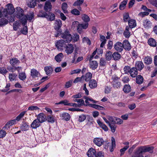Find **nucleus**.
<instances>
[{"label":"nucleus","mask_w":157,"mask_h":157,"mask_svg":"<svg viewBox=\"0 0 157 157\" xmlns=\"http://www.w3.org/2000/svg\"><path fill=\"white\" fill-rule=\"evenodd\" d=\"M154 147L153 146H149L148 145L141 146L138 147L136 150V153L138 155H141L144 157L142 154L147 152H148L150 153H153V150Z\"/></svg>","instance_id":"nucleus-1"},{"label":"nucleus","mask_w":157,"mask_h":157,"mask_svg":"<svg viewBox=\"0 0 157 157\" xmlns=\"http://www.w3.org/2000/svg\"><path fill=\"white\" fill-rule=\"evenodd\" d=\"M15 14L16 17L20 20L21 23L26 22V15L24 14V10L20 7L16 8Z\"/></svg>","instance_id":"nucleus-2"},{"label":"nucleus","mask_w":157,"mask_h":157,"mask_svg":"<svg viewBox=\"0 0 157 157\" xmlns=\"http://www.w3.org/2000/svg\"><path fill=\"white\" fill-rule=\"evenodd\" d=\"M15 12V9L12 4L9 3L6 5V8L2 12L3 14L5 17H8L9 15L13 14Z\"/></svg>","instance_id":"nucleus-3"},{"label":"nucleus","mask_w":157,"mask_h":157,"mask_svg":"<svg viewBox=\"0 0 157 157\" xmlns=\"http://www.w3.org/2000/svg\"><path fill=\"white\" fill-rule=\"evenodd\" d=\"M87 154L88 157H104V152L100 151L96 153L95 150L92 148L89 149Z\"/></svg>","instance_id":"nucleus-4"},{"label":"nucleus","mask_w":157,"mask_h":157,"mask_svg":"<svg viewBox=\"0 0 157 157\" xmlns=\"http://www.w3.org/2000/svg\"><path fill=\"white\" fill-rule=\"evenodd\" d=\"M60 35L61 37L67 43L70 42L73 39L72 36L70 33L67 30L62 33H61V34Z\"/></svg>","instance_id":"nucleus-5"},{"label":"nucleus","mask_w":157,"mask_h":157,"mask_svg":"<svg viewBox=\"0 0 157 157\" xmlns=\"http://www.w3.org/2000/svg\"><path fill=\"white\" fill-rule=\"evenodd\" d=\"M62 25V21L58 19L55 21L54 29L57 32V33L55 35L56 37L58 36L61 34V33H62V31L60 29Z\"/></svg>","instance_id":"nucleus-6"},{"label":"nucleus","mask_w":157,"mask_h":157,"mask_svg":"<svg viewBox=\"0 0 157 157\" xmlns=\"http://www.w3.org/2000/svg\"><path fill=\"white\" fill-rule=\"evenodd\" d=\"M78 22L77 21H75L73 22L72 25L75 27L77 25H78L77 26V30L79 33L81 32L82 30L83 29H86L88 27V23H86L85 24H78Z\"/></svg>","instance_id":"nucleus-7"},{"label":"nucleus","mask_w":157,"mask_h":157,"mask_svg":"<svg viewBox=\"0 0 157 157\" xmlns=\"http://www.w3.org/2000/svg\"><path fill=\"white\" fill-rule=\"evenodd\" d=\"M112 79L113 80L112 84L113 87L115 89L119 88L121 86V84L119 78L117 77L113 76Z\"/></svg>","instance_id":"nucleus-8"},{"label":"nucleus","mask_w":157,"mask_h":157,"mask_svg":"<svg viewBox=\"0 0 157 157\" xmlns=\"http://www.w3.org/2000/svg\"><path fill=\"white\" fill-rule=\"evenodd\" d=\"M65 42L63 40H59L56 43V47L60 50L63 49V48H65L66 45Z\"/></svg>","instance_id":"nucleus-9"},{"label":"nucleus","mask_w":157,"mask_h":157,"mask_svg":"<svg viewBox=\"0 0 157 157\" xmlns=\"http://www.w3.org/2000/svg\"><path fill=\"white\" fill-rule=\"evenodd\" d=\"M123 45L121 42H117L114 45V49L118 52H121L124 49Z\"/></svg>","instance_id":"nucleus-10"},{"label":"nucleus","mask_w":157,"mask_h":157,"mask_svg":"<svg viewBox=\"0 0 157 157\" xmlns=\"http://www.w3.org/2000/svg\"><path fill=\"white\" fill-rule=\"evenodd\" d=\"M64 48L66 53L68 55L72 53L74 49L73 45L71 44L66 45Z\"/></svg>","instance_id":"nucleus-11"},{"label":"nucleus","mask_w":157,"mask_h":157,"mask_svg":"<svg viewBox=\"0 0 157 157\" xmlns=\"http://www.w3.org/2000/svg\"><path fill=\"white\" fill-rule=\"evenodd\" d=\"M92 59H89V67L92 70H95L97 68L98 66V63L97 61L92 60Z\"/></svg>","instance_id":"nucleus-12"},{"label":"nucleus","mask_w":157,"mask_h":157,"mask_svg":"<svg viewBox=\"0 0 157 157\" xmlns=\"http://www.w3.org/2000/svg\"><path fill=\"white\" fill-rule=\"evenodd\" d=\"M93 142L96 145L100 147L103 144L104 141L102 138L96 137L94 139Z\"/></svg>","instance_id":"nucleus-13"},{"label":"nucleus","mask_w":157,"mask_h":157,"mask_svg":"<svg viewBox=\"0 0 157 157\" xmlns=\"http://www.w3.org/2000/svg\"><path fill=\"white\" fill-rule=\"evenodd\" d=\"M26 18L25 19L26 20V22L24 23L21 22L22 25L23 26L25 25L27 23V20H28L29 21L31 22L32 19H34V15L33 13H31L29 14H27L26 15Z\"/></svg>","instance_id":"nucleus-14"},{"label":"nucleus","mask_w":157,"mask_h":157,"mask_svg":"<svg viewBox=\"0 0 157 157\" xmlns=\"http://www.w3.org/2000/svg\"><path fill=\"white\" fill-rule=\"evenodd\" d=\"M144 66L141 61H137L135 64V67L139 71H141L144 67Z\"/></svg>","instance_id":"nucleus-15"},{"label":"nucleus","mask_w":157,"mask_h":157,"mask_svg":"<svg viewBox=\"0 0 157 157\" xmlns=\"http://www.w3.org/2000/svg\"><path fill=\"white\" fill-rule=\"evenodd\" d=\"M10 63L12 67L17 66L20 63V61L17 58L13 57L10 59Z\"/></svg>","instance_id":"nucleus-16"},{"label":"nucleus","mask_w":157,"mask_h":157,"mask_svg":"<svg viewBox=\"0 0 157 157\" xmlns=\"http://www.w3.org/2000/svg\"><path fill=\"white\" fill-rule=\"evenodd\" d=\"M123 45L124 48L126 51H129L131 48V46L129 41L126 40H124L123 41Z\"/></svg>","instance_id":"nucleus-17"},{"label":"nucleus","mask_w":157,"mask_h":157,"mask_svg":"<svg viewBox=\"0 0 157 157\" xmlns=\"http://www.w3.org/2000/svg\"><path fill=\"white\" fill-rule=\"evenodd\" d=\"M44 71L46 75L49 76L52 74L53 70L52 67L47 66L44 67Z\"/></svg>","instance_id":"nucleus-18"},{"label":"nucleus","mask_w":157,"mask_h":157,"mask_svg":"<svg viewBox=\"0 0 157 157\" xmlns=\"http://www.w3.org/2000/svg\"><path fill=\"white\" fill-rule=\"evenodd\" d=\"M138 71L135 67L131 68L129 72L132 78L136 77L138 74Z\"/></svg>","instance_id":"nucleus-19"},{"label":"nucleus","mask_w":157,"mask_h":157,"mask_svg":"<svg viewBox=\"0 0 157 157\" xmlns=\"http://www.w3.org/2000/svg\"><path fill=\"white\" fill-rule=\"evenodd\" d=\"M52 6L50 2L47 1L46 2L45 6L44 7V9L46 12L49 11L52 9Z\"/></svg>","instance_id":"nucleus-20"},{"label":"nucleus","mask_w":157,"mask_h":157,"mask_svg":"<svg viewBox=\"0 0 157 157\" xmlns=\"http://www.w3.org/2000/svg\"><path fill=\"white\" fill-rule=\"evenodd\" d=\"M60 117L62 118V119L66 121H68L70 120V114L64 112L60 114Z\"/></svg>","instance_id":"nucleus-21"},{"label":"nucleus","mask_w":157,"mask_h":157,"mask_svg":"<svg viewBox=\"0 0 157 157\" xmlns=\"http://www.w3.org/2000/svg\"><path fill=\"white\" fill-rule=\"evenodd\" d=\"M40 123L38 120L36 119L33 122L31 125V126L33 128H36L40 126Z\"/></svg>","instance_id":"nucleus-22"},{"label":"nucleus","mask_w":157,"mask_h":157,"mask_svg":"<svg viewBox=\"0 0 157 157\" xmlns=\"http://www.w3.org/2000/svg\"><path fill=\"white\" fill-rule=\"evenodd\" d=\"M89 86L91 89H94L97 87V82L94 79H91L89 81Z\"/></svg>","instance_id":"nucleus-23"},{"label":"nucleus","mask_w":157,"mask_h":157,"mask_svg":"<svg viewBox=\"0 0 157 157\" xmlns=\"http://www.w3.org/2000/svg\"><path fill=\"white\" fill-rule=\"evenodd\" d=\"M128 24L129 29H132L135 27L136 25V23L135 20L130 19L128 21Z\"/></svg>","instance_id":"nucleus-24"},{"label":"nucleus","mask_w":157,"mask_h":157,"mask_svg":"<svg viewBox=\"0 0 157 157\" xmlns=\"http://www.w3.org/2000/svg\"><path fill=\"white\" fill-rule=\"evenodd\" d=\"M46 18L48 21H54L55 19V16L54 14L52 13H47Z\"/></svg>","instance_id":"nucleus-25"},{"label":"nucleus","mask_w":157,"mask_h":157,"mask_svg":"<svg viewBox=\"0 0 157 157\" xmlns=\"http://www.w3.org/2000/svg\"><path fill=\"white\" fill-rule=\"evenodd\" d=\"M123 144L125 145V146L123 148L121 149L120 150L121 152V155L123 154L125 151L129 148V143L128 142H124L123 143Z\"/></svg>","instance_id":"nucleus-26"},{"label":"nucleus","mask_w":157,"mask_h":157,"mask_svg":"<svg viewBox=\"0 0 157 157\" xmlns=\"http://www.w3.org/2000/svg\"><path fill=\"white\" fill-rule=\"evenodd\" d=\"M46 117L43 113H40L38 115L37 119L40 123L44 122L46 120Z\"/></svg>","instance_id":"nucleus-27"},{"label":"nucleus","mask_w":157,"mask_h":157,"mask_svg":"<svg viewBox=\"0 0 157 157\" xmlns=\"http://www.w3.org/2000/svg\"><path fill=\"white\" fill-rule=\"evenodd\" d=\"M39 72L35 69H32L31 71V75L33 78L38 77L40 75Z\"/></svg>","instance_id":"nucleus-28"},{"label":"nucleus","mask_w":157,"mask_h":157,"mask_svg":"<svg viewBox=\"0 0 157 157\" xmlns=\"http://www.w3.org/2000/svg\"><path fill=\"white\" fill-rule=\"evenodd\" d=\"M112 58L115 61H118L120 59L121 55L117 52H115L113 54Z\"/></svg>","instance_id":"nucleus-29"},{"label":"nucleus","mask_w":157,"mask_h":157,"mask_svg":"<svg viewBox=\"0 0 157 157\" xmlns=\"http://www.w3.org/2000/svg\"><path fill=\"white\" fill-rule=\"evenodd\" d=\"M143 25L145 28H149L151 27V23L147 19L143 21Z\"/></svg>","instance_id":"nucleus-30"},{"label":"nucleus","mask_w":157,"mask_h":157,"mask_svg":"<svg viewBox=\"0 0 157 157\" xmlns=\"http://www.w3.org/2000/svg\"><path fill=\"white\" fill-rule=\"evenodd\" d=\"M124 92L126 94L129 93L131 91V87L129 84L125 85L123 89Z\"/></svg>","instance_id":"nucleus-31"},{"label":"nucleus","mask_w":157,"mask_h":157,"mask_svg":"<svg viewBox=\"0 0 157 157\" xmlns=\"http://www.w3.org/2000/svg\"><path fill=\"white\" fill-rule=\"evenodd\" d=\"M136 78V83L139 85L141 84L143 82L144 78L143 76L140 75L137 76Z\"/></svg>","instance_id":"nucleus-32"},{"label":"nucleus","mask_w":157,"mask_h":157,"mask_svg":"<svg viewBox=\"0 0 157 157\" xmlns=\"http://www.w3.org/2000/svg\"><path fill=\"white\" fill-rule=\"evenodd\" d=\"M63 56V53H60L55 56V59L57 62L59 63L61 61Z\"/></svg>","instance_id":"nucleus-33"},{"label":"nucleus","mask_w":157,"mask_h":157,"mask_svg":"<svg viewBox=\"0 0 157 157\" xmlns=\"http://www.w3.org/2000/svg\"><path fill=\"white\" fill-rule=\"evenodd\" d=\"M113 54L111 52L108 51L106 52L105 57L106 59L108 61L111 60L112 58Z\"/></svg>","instance_id":"nucleus-34"},{"label":"nucleus","mask_w":157,"mask_h":157,"mask_svg":"<svg viewBox=\"0 0 157 157\" xmlns=\"http://www.w3.org/2000/svg\"><path fill=\"white\" fill-rule=\"evenodd\" d=\"M97 123L105 131H106L108 130V128L107 126L100 120H98Z\"/></svg>","instance_id":"nucleus-35"},{"label":"nucleus","mask_w":157,"mask_h":157,"mask_svg":"<svg viewBox=\"0 0 157 157\" xmlns=\"http://www.w3.org/2000/svg\"><path fill=\"white\" fill-rule=\"evenodd\" d=\"M129 27L127 26L123 33L124 36L126 38H128L130 36V33L129 31Z\"/></svg>","instance_id":"nucleus-36"},{"label":"nucleus","mask_w":157,"mask_h":157,"mask_svg":"<svg viewBox=\"0 0 157 157\" xmlns=\"http://www.w3.org/2000/svg\"><path fill=\"white\" fill-rule=\"evenodd\" d=\"M100 40L101 42L100 44V47L103 48L106 43V40L105 39V37L103 35H100Z\"/></svg>","instance_id":"nucleus-37"},{"label":"nucleus","mask_w":157,"mask_h":157,"mask_svg":"<svg viewBox=\"0 0 157 157\" xmlns=\"http://www.w3.org/2000/svg\"><path fill=\"white\" fill-rule=\"evenodd\" d=\"M18 78L21 81H24L26 78V75L25 72L19 73Z\"/></svg>","instance_id":"nucleus-38"},{"label":"nucleus","mask_w":157,"mask_h":157,"mask_svg":"<svg viewBox=\"0 0 157 157\" xmlns=\"http://www.w3.org/2000/svg\"><path fill=\"white\" fill-rule=\"evenodd\" d=\"M144 61L145 64L148 65L151 63L152 62V59L150 56H147L144 58Z\"/></svg>","instance_id":"nucleus-39"},{"label":"nucleus","mask_w":157,"mask_h":157,"mask_svg":"<svg viewBox=\"0 0 157 157\" xmlns=\"http://www.w3.org/2000/svg\"><path fill=\"white\" fill-rule=\"evenodd\" d=\"M148 43L150 46L152 47H155L156 44V41L152 38H150L148 40Z\"/></svg>","instance_id":"nucleus-40"},{"label":"nucleus","mask_w":157,"mask_h":157,"mask_svg":"<svg viewBox=\"0 0 157 157\" xmlns=\"http://www.w3.org/2000/svg\"><path fill=\"white\" fill-rule=\"evenodd\" d=\"M36 0H29V2L28 3V6L29 7L31 8H33L36 5Z\"/></svg>","instance_id":"nucleus-41"},{"label":"nucleus","mask_w":157,"mask_h":157,"mask_svg":"<svg viewBox=\"0 0 157 157\" xmlns=\"http://www.w3.org/2000/svg\"><path fill=\"white\" fill-rule=\"evenodd\" d=\"M28 123L26 122H22V125L21 126V128L23 131H25L29 128Z\"/></svg>","instance_id":"nucleus-42"},{"label":"nucleus","mask_w":157,"mask_h":157,"mask_svg":"<svg viewBox=\"0 0 157 157\" xmlns=\"http://www.w3.org/2000/svg\"><path fill=\"white\" fill-rule=\"evenodd\" d=\"M74 102H77L78 103V104L77 105H78V107H80L85 105L84 101L83 99H75L74 100Z\"/></svg>","instance_id":"nucleus-43"},{"label":"nucleus","mask_w":157,"mask_h":157,"mask_svg":"<svg viewBox=\"0 0 157 157\" xmlns=\"http://www.w3.org/2000/svg\"><path fill=\"white\" fill-rule=\"evenodd\" d=\"M90 105L91 107L97 109L104 110L105 109V108L99 105L96 104H90Z\"/></svg>","instance_id":"nucleus-44"},{"label":"nucleus","mask_w":157,"mask_h":157,"mask_svg":"<svg viewBox=\"0 0 157 157\" xmlns=\"http://www.w3.org/2000/svg\"><path fill=\"white\" fill-rule=\"evenodd\" d=\"M8 21L5 18H2L0 19V26H2L7 24L8 22Z\"/></svg>","instance_id":"nucleus-45"},{"label":"nucleus","mask_w":157,"mask_h":157,"mask_svg":"<svg viewBox=\"0 0 157 157\" xmlns=\"http://www.w3.org/2000/svg\"><path fill=\"white\" fill-rule=\"evenodd\" d=\"M107 60L103 58H101L100 59V65L101 67H104L107 64Z\"/></svg>","instance_id":"nucleus-46"},{"label":"nucleus","mask_w":157,"mask_h":157,"mask_svg":"<svg viewBox=\"0 0 157 157\" xmlns=\"http://www.w3.org/2000/svg\"><path fill=\"white\" fill-rule=\"evenodd\" d=\"M67 3L63 2L62 5V9L63 10V12L65 13H68L67 10Z\"/></svg>","instance_id":"nucleus-47"},{"label":"nucleus","mask_w":157,"mask_h":157,"mask_svg":"<svg viewBox=\"0 0 157 157\" xmlns=\"http://www.w3.org/2000/svg\"><path fill=\"white\" fill-rule=\"evenodd\" d=\"M127 2V0H123L121 3L120 5L119 9L121 10H123L126 5Z\"/></svg>","instance_id":"nucleus-48"},{"label":"nucleus","mask_w":157,"mask_h":157,"mask_svg":"<svg viewBox=\"0 0 157 157\" xmlns=\"http://www.w3.org/2000/svg\"><path fill=\"white\" fill-rule=\"evenodd\" d=\"M92 77V74L90 72L87 73L85 75V80L86 81H89L91 80Z\"/></svg>","instance_id":"nucleus-49"},{"label":"nucleus","mask_w":157,"mask_h":157,"mask_svg":"<svg viewBox=\"0 0 157 157\" xmlns=\"http://www.w3.org/2000/svg\"><path fill=\"white\" fill-rule=\"evenodd\" d=\"M26 113V111H24L21 112L16 118L15 120H16V121H19L20 119L23 117L25 113Z\"/></svg>","instance_id":"nucleus-50"},{"label":"nucleus","mask_w":157,"mask_h":157,"mask_svg":"<svg viewBox=\"0 0 157 157\" xmlns=\"http://www.w3.org/2000/svg\"><path fill=\"white\" fill-rule=\"evenodd\" d=\"M17 75L15 73L10 74L9 75V78L10 81L14 80Z\"/></svg>","instance_id":"nucleus-51"},{"label":"nucleus","mask_w":157,"mask_h":157,"mask_svg":"<svg viewBox=\"0 0 157 157\" xmlns=\"http://www.w3.org/2000/svg\"><path fill=\"white\" fill-rule=\"evenodd\" d=\"M129 18V14L128 13H126L123 15V20L124 22H128Z\"/></svg>","instance_id":"nucleus-52"},{"label":"nucleus","mask_w":157,"mask_h":157,"mask_svg":"<svg viewBox=\"0 0 157 157\" xmlns=\"http://www.w3.org/2000/svg\"><path fill=\"white\" fill-rule=\"evenodd\" d=\"M72 80H70L66 82L64 87L65 88H68L71 87L72 85Z\"/></svg>","instance_id":"nucleus-53"},{"label":"nucleus","mask_w":157,"mask_h":157,"mask_svg":"<svg viewBox=\"0 0 157 157\" xmlns=\"http://www.w3.org/2000/svg\"><path fill=\"white\" fill-rule=\"evenodd\" d=\"M109 125L111 128L112 132L113 133H114L115 132L116 128V126L115 125V124H113L110 123Z\"/></svg>","instance_id":"nucleus-54"},{"label":"nucleus","mask_w":157,"mask_h":157,"mask_svg":"<svg viewBox=\"0 0 157 157\" xmlns=\"http://www.w3.org/2000/svg\"><path fill=\"white\" fill-rule=\"evenodd\" d=\"M47 13L43 11H40L38 14V16L40 17H46V15Z\"/></svg>","instance_id":"nucleus-55"},{"label":"nucleus","mask_w":157,"mask_h":157,"mask_svg":"<svg viewBox=\"0 0 157 157\" xmlns=\"http://www.w3.org/2000/svg\"><path fill=\"white\" fill-rule=\"evenodd\" d=\"M82 42L83 43H86L89 45H90L91 44V41L87 37H84L83 38Z\"/></svg>","instance_id":"nucleus-56"},{"label":"nucleus","mask_w":157,"mask_h":157,"mask_svg":"<svg viewBox=\"0 0 157 157\" xmlns=\"http://www.w3.org/2000/svg\"><path fill=\"white\" fill-rule=\"evenodd\" d=\"M114 117H113L112 116H108L107 119L110 123H111L112 124H116V121H115V120Z\"/></svg>","instance_id":"nucleus-57"},{"label":"nucleus","mask_w":157,"mask_h":157,"mask_svg":"<svg viewBox=\"0 0 157 157\" xmlns=\"http://www.w3.org/2000/svg\"><path fill=\"white\" fill-rule=\"evenodd\" d=\"M24 27L21 29V32L24 35H26L28 33V28L27 26L24 25Z\"/></svg>","instance_id":"nucleus-58"},{"label":"nucleus","mask_w":157,"mask_h":157,"mask_svg":"<svg viewBox=\"0 0 157 157\" xmlns=\"http://www.w3.org/2000/svg\"><path fill=\"white\" fill-rule=\"evenodd\" d=\"M131 69L130 66H125L123 68L124 73L126 74H128L130 72Z\"/></svg>","instance_id":"nucleus-59"},{"label":"nucleus","mask_w":157,"mask_h":157,"mask_svg":"<svg viewBox=\"0 0 157 157\" xmlns=\"http://www.w3.org/2000/svg\"><path fill=\"white\" fill-rule=\"evenodd\" d=\"M83 78V75H82L81 77H77L74 81V83H77L78 82H82Z\"/></svg>","instance_id":"nucleus-60"},{"label":"nucleus","mask_w":157,"mask_h":157,"mask_svg":"<svg viewBox=\"0 0 157 157\" xmlns=\"http://www.w3.org/2000/svg\"><path fill=\"white\" fill-rule=\"evenodd\" d=\"M84 2V0H77L73 4L74 6H80Z\"/></svg>","instance_id":"nucleus-61"},{"label":"nucleus","mask_w":157,"mask_h":157,"mask_svg":"<svg viewBox=\"0 0 157 157\" xmlns=\"http://www.w3.org/2000/svg\"><path fill=\"white\" fill-rule=\"evenodd\" d=\"M39 109V108L36 106H30L28 107V110L30 111H34L38 110Z\"/></svg>","instance_id":"nucleus-62"},{"label":"nucleus","mask_w":157,"mask_h":157,"mask_svg":"<svg viewBox=\"0 0 157 157\" xmlns=\"http://www.w3.org/2000/svg\"><path fill=\"white\" fill-rule=\"evenodd\" d=\"M86 115L82 114L79 116L78 121L80 122H82L86 119Z\"/></svg>","instance_id":"nucleus-63"},{"label":"nucleus","mask_w":157,"mask_h":157,"mask_svg":"<svg viewBox=\"0 0 157 157\" xmlns=\"http://www.w3.org/2000/svg\"><path fill=\"white\" fill-rule=\"evenodd\" d=\"M19 22L17 21L13 23V29L14 30L17 31L19 26Z\"/></svg>","instance_id":"nucleus-64"}]
</instances>
